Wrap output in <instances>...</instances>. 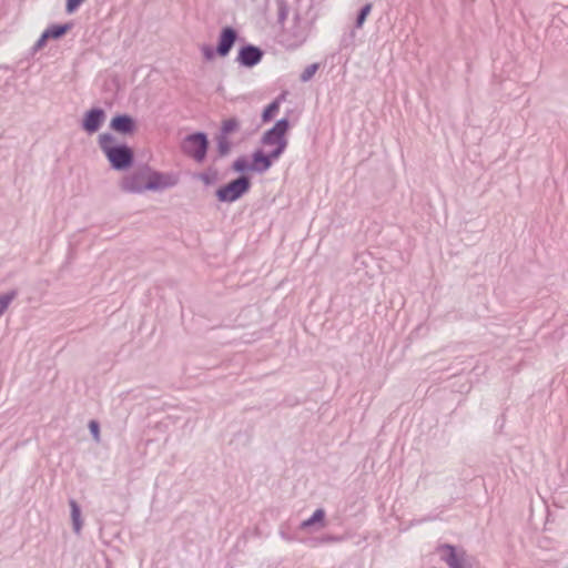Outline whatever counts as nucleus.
<instances>
[{"instance_id": "1", "label": "nucleus", "mask_w": 568, "mask_h": 568, "mask_svg": "<svg viewBox=\"0 0 568 568\" xmlns=\"http://www.w3.org/2000/svg\"><path fill=\"white\" fill-rule=\"evenodd\" d=\"M98 143L113 171L126 172L133 168L135 152L128 143L118 141L110 132L101 133Z\"/></svg>"}, {"instance_id": "2", "label": "nucleus", "mask_w": 568, "mask_h": 568, "mask_svg": "<svg viewBox=\"0 0 568 568\" xmlns=\"http://www.w3.org/2000/svg\"><path fill=\"white\" fill-rule=\"evenodd\" d=\"M242 40L240 32L232 26L222 27L216 45L202 44L200 50L205 61H213L216 57L226 58L237 41Z\"/></svg>"}, {"instance_id": "3", "label": "nucleus", "mask_w": 568, "mask_h": 568, "mask_svg": "<svg viewBox=\"0 0 568 568\" xmlns=\"http://www.w3.org/2000/svg\"><path fill=\"white\" fill-rule=\"evenodd\" d=\"M290 130V119L287 115L283 116L262 134L260 143L263 146H274L271 151L282 156L288 145L287 133Z\"/></svg>"}, {"instance_id": "4", "label": "nucleus", "mask_w": 568, "mask_h": 568, "mask_svg": "<svg viewBox=\"0 0 568 568\" xmlns=\"http://www.w3.org/2000/svg\"><path fill=\"white\" fill-rule=\"evenodd\" d=\"M182 153L196 163H203L210 149L209 135L204 131H195L186 134L180 144Z\"/></svg>"}, {"instance_id": "5", "label": "nucleus", "mask_w": 568, "mask_h": 568, "mask_svg": "<svg viewBox=\"0 0 568 568\" xmlns=\"http://www.w3.org/2000/svg\"><path fill=\"white\" fill-rule=\"evenodd\" d=\"M240 129L241 121L236 116H229L221 121L219 131L214 136L216 144L215 160L226 158L231 153L234 145L231 141V136L237 133Z\"/></svg>"}, {"instance_id": "6", "label": "nucleus", "mask_w": 568, "mask_h": 568, "mask_svg": "<svg viewBox=\"0 0 568 568\" xmlns=\"http://www.w3.org/2000/svg\"><path fill=\"white\" fill-rule=\"evenodd\" d=\"M252 187V176H236L215 190V197L221 203H233L243 197Z\"/></svg>"}, {"instance_id": "7", "label": "nucleus", "mask_w": 568, "mask_h": 568, "mask_svg": "<svg viewBox=\"0 0 568 568\" xmlns=\"http://www.w3.org/2000/svg\"><path fill=\"white\" fill-rule=\"evenodd\" d=\"M435 551L440 555L448 568H478L474 565V558L467 555L463 547L444 542L437 545Z\"/></svg>"}, {"instance_id": "8", "label": "nucleus", "mask_w": 568, "mask_h": 568, "mask_svg": "<svg viewBox=\"0 0 568 568\" xmlns=\"http://www.w3.org/2000/svg\"><path fill=\"white\" fill-rule=\"evenodd\" d=\"M144 189L146 191H162L173 187L179 183L176 174L156 171L148 164H144Z\"/></svg>"}, {"instance_id": "9", "label": "nucleus", "mask_w": 568, "mask_h": 568, "mask_svg": "<svg viewBox=\"0 0 568 568\" xmlns=\"http://www.w3.org/2000/svg\"><path fill=\"white\" fill-rule=\"evenodd\" d=\"M264 57V50L255 44L244 42L237 50L235 62L240 67L252 69L257 65Z\"/></svg>"}, {"instance_id": "10", "label": "nucleus", "mask_w": 568, "mask_h": 568, "mask_svg": "<svg viewBox=\"0 0 568 568\" xmlns=\"http://www.w3.org/2000/svg\"><path fill=\"white\" fill-rule=\"evenodd\" d=\"M109 128L123 136H132L138 131V120L129 113H115L110 120Z\"/></svg>"}, {"instance_id": "11", "label": "nucleus", "mask_w": 568, "mask_h": 568, "mask_svg": "<svg viewBox=\"0 0 568 568\" xmlns=\"http://www.w3.org/2000/svg\"><path fill=\"white\" fill-rule=\"evenodd\" d=\"M106 113L101 106H92L87 110L81 120V129L89 135L97 133L103 125Z\"/></svg>"}, {"instance_id": "12", "label": "nucleus", "mask_w": 568, "mask_h": 568, "mask_svg": "<svg viewBox=\"0 0 568 568\" xmlns=\"http://www.w3.org/2000/svg\"><path fill=\"white\" fill-rule=\"evenodd\" d=\"M281 155L274 153L273 151L266 152L262 148L255 149L251 153V163L253 168V173L263 174L267 172L277 161Z\"/></svg>"}, {"instance_id": "13", "label": "nucleus", "mask_w": 568, "mask_h": 568, "mask_svg": "<svg viewBox=\"0 0 568 568\" xmlns=\"http://www.w3.org/2000/svg\"><path fill=\"white\" fill-rule=\"evenodd\" d=\"M144 165H142L133 173L126 174L121 179L120 189L124 193L140 194L146 191V189H144Z\"/></svg>"}, {"instance_id": "14", "label": "nucleus", "mask_w": 568, "mask_h": 568, "mask_svg": "<svg viewBox=\"0 0 568 568\" xmlns=\"http://www.w3.org/2000/svg\"><path fill=\"white\" fill-rule=\"evenodd\" d=\"M294 24L288 31V37L292 39V42L288 43L290 49L300 48L307 39V32L305 28L301 27V16L300 13H295L293 18Z\"/></svg>"}, {"instance_id": "15", "label": "nucleus", "mask_w": 568, "mask_h": 568, "mask_svg": "<svg viewBox=\"0 0 568 568\" xmlns=\"http://www.w3.org/2000/svg\"><path fill=\"white\" fill-rule=\"evenodd\" d=\"M286 92L280 93L273 101H271L262 111V123L271 122L280 111L282 101L285 100Z\"/></svg>"}, {"instance_id": "16", "label": "nucleus", "mask_w": 568, "mask_h": 568, "mask_svg": "<svg viewBox=\"0 0 568 568\" xmlns=\"http://www.w3.org/2000/svg\"><path fill=\"white\" fill-rule=\"evenodd\" d=\"M73 28V22L52 23L43 30L49 40H60Z\"/></svg>"}, {"instance_id": "17", "label": "nucleus", "mask_w": 568, "mask_h": 568, "mask_svg": "<svg viewBox=\"0 0 568 568\" xmlns=\"http://www.w3.org/2000/svg\"><path fill=\"white\" fill-rule=\"evenodd\" d=\"M325 519H326V513H325L324 508H317L314 510V513L311 515V517L301 521V524L298 525V529L307 530L315 526L324 527Z\"/></svg>"}, {"instance_id": "18", "label": "nucleus", "mask_w": 568, "mask_h": 568, "mask_svg": "<svg viewBox=\"0 0 568 568\" xmlns=\"http://www.w3.org/2000/svg\"><path fill=\"white\" fill-rule=\"evenodd\" d=\"M69 506H70V516H71V520H72L73 531L75 534H80L82 526H83V520H82V516H81V507L78 504V501L72 498L69 500Z\"/></svg>"}, {"instance_id": "19", "label": "nucleus", "mask_w": 568, "mask_h": 568, "mask_svg": "<svg viewBox=\"0 0 568 568\" xmlns=\"http://www.w3.org/2000/svg\"><path fill=\"white\" fill-rule=\"evenodd\" d=\"M231 170L239 173V176H250L248 172H253L252 163L246 155H240L231 164Z\"/></svg>"}, {"instance_id": "20", "label": "nucleus", "mask_w": 568, "mask_h": 568, "mask_svg": "<svg viewBox=\"0 0 568 568\" xmlns=\"http://www.w3.org/2000/svg\"><path fill=\"white\" fill-rule=\"evenodd\" d=\"M194 179H197L206 186H210L219 181V171L213 166H209L204 172L195 173Z\"/></svg>"}, {"instance_id": "21", "label": "nucleus", "mask_w": 568, "mask_h": 568, "mask_svg": "<svg viewBox=\"0 0 568 568\" xmlns=\"http://www.w3.org/2000/svg\"><path fill=\"white\" fill-rule=\"evenodd\" d=\"M356 29L354 27L348 31L344 32L339 40V51L349 50L353 51L356 41Z\"/></svg>"}, {"instance_id": "22", "label": "nucleus", "mask_w": 568, "mask_h": 568, "mask_svg": "<svg viewBox=\"0 0 568 568\" xmlns=\"http://www.w3.org/2000/svg\"><path fill=\"white\" fill-rule=\"evenodd\" d=\"M373 9V3L367 2L364 6L359 8V10L356 13L355 21H354V29H362L367 17L371 14Z\"/></svg>"}, {"instance_id": "23", "label": "nucleus", "mask_w": 568, "mask_h": 568, "mask_svg": "<svg viewBox=\"0 0 568 568\" xmlns=\"http://www.w3.org/2000/svg\"><path fill=\"white\" fill-rule=\"evenodd\" d=\"M18 296V290H10L3 294H0V318L6 313V311L9 308L10 304L16 300Z\"/></svg>"}, {"instance_id": "24", "label": "nucleus", "mask_w": 568, "mask_h": 568, "mask_svg": "<svg viewBox=\"0 0 568 568\" xmlns=\"http://www.w3.org/2000/svg\"><path fill=\"white\" fill-rule=\"evenodd\" d=\"M277 4V23L283 26L288 16V4L285 0H276Z\"/></svg>"}, {"instance_id": "25", "label": "nucleus", "mask_w": 568, "mask_h": 568, "mask_svg": "<svg viewBox=\"0 0 568 568\" xmlns=\"http://www.w3.org/2000/svg\"><path fill=\"white\" fill-rule=\"evenodd\" d=\"M320 69V63L314 62L307 65L300 75L301 82H308Z\"/></svg>"}, {"instance_id": "26", "label": "nucleus", "mask_w": 568, "mask_h": 568, "mask_svg": "<svg viewBox=\"0 0 568 568\" xmlns=\"http://www.w3.org/2000/svg\"><path fill=\"white\" fill-rule=\"evenodd\" d=\"M342 540H344L343 536H335V535L327 534V535L322 536L320 539L318 538L311 539V542H312V546H316V545L323 544V542H337V541H342Z\"/></svg>"}, {"instance_id": "27", "label": "nucleus", "mask_w": 568, "mask_h": 568, "mask_svg": "<svg viewBox=\"0 0 568 568\" xmlns=\"http://www.w3.org/2000/svg\"><path fill=\"white\" fill-rule=\"evenodd\" d=\"M288 529H290V526L286 523L282 524L280 526L278 534L282 537V539H284L286 541H295V540H297L296 535L295 534H291L288 531Z\"/></svg>"}, {"instance_id": "28", "label": "nucleus", "mask_w": 568, "mask_h": 568, "mask_svg": "<svg viewBox=\"0 0 568 568\" xmlns=\"http://www.w3.org/2000/svg\"><path fill=\"white\" fill-rule=\"evenodd\" d=\"M89 432L95 442H100V423L91 419L88 424Z\"/></svg>"}, {"instance_id": "29", "label": "nucleus", "mask_w": 568, "mask_h": 568, "mask_svg": "<svg viewBox=\"0 0 568 568\" xmlns=\"http://www.w3.org/2000/svg\"><path fill=\"white\" fill-rule=\"evenodd\" d=\"M87 0H65V12L72 14L82 6Z\"/></svg>"}, {"instance_id": "30", "label": "nucleus", "mask_w": 568, "mask_h": 568, "mask_svg": "<svg viewBox=\"0 0 568 568\" xmlns=\"http://www.w3.org/2000/svg\"><path fill=\"white\" fill-rule=\"evenodd\" d=\"M48 41L50 40L48 39V37H45V33L42 31L36 43L31 48L32 53L42 50L47 45Z\"/></svg>"}, {"instance_id": "31", "label": "nucleus", "mask_w": 568, "mask_h": 568, "mask_svg": "<svg viewBox=\"0 0 568 568\" xmlns=\"http://www.w3.org/2000/svg\"><path fill=\"white\" fill-rule=\"evenodd\" d=\"M105 568H113L112 561L105 557Z\"/></svg>"}]
</instances>
